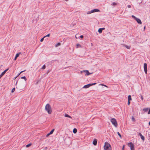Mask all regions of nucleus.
Here are the masks:
<instances>
[{"instance_id":"nucleus-1","label":"nucleus","mask_w":150,"mask_h":150,"mask_svg":"<svg viewBox=\"0 0 150 150\" xmlns=\"http://www.w3.org/2000/svg\"><path fill=\"white\" fill-rule=\"evenodd\" d=\"M45 110L49 114H50L52 113V108L49 104L47 103L46 105L45 106Z\"/></svg>"},{"instance_id":"nucleus-2","label":"nucleus","mask_w":150,"mask_h":150,"mask_svg":"<svg viewBox=\"0 0 150 150\" xmlns=\"http://www.w3.org/2000/svg\"><path fill=\"white\" fill-rule=\"evenodd\" d=\"M104 148L105 150H111L110 145L107 142H105Z\"/></svg>"},{"instance_id":"nucleus-3","label":"nucleus","mask_w":150,"mask_h":150,"mask_svg":"<svg viewBox=\"0 0 150 150\" xmlns=\"http://www.w3.org/2000/svg\"><path fill=\"white\" fill-rule=\"evenodd\" d=\"M112 124L115 127H117V124L116 120L114 118L111 119L110 120Z\"/></svg>"},{"instance_id":"nucleus-4","label":"nucleus","mask_w":150,"mask_h":150,"mask_svg":"<svg viewBox=\"0 0 150 150\" xmlns=\"http://www.w3.org/2000/svg\"><path fill=\"white\" fill-rule=\"evenodd\" d=\"M128 146L130 147L131 150H134V145L132 142H129L128 143Z\"/></svg>"},{"instance_id":"nucleus-5","label":"nucleus","mask_w":150,"mask_h":150,"mask_svg":"<svg viewBox=\"0 0 150 150\" xmlns=\"http://www.w3.org/2000/svg\"><path fill=\"white\" fill-rule=\"evenodd\" d=\"M144 72L146 74L147 73V64L146 63L144 64Z\"/></svg>"},{"instance_id":"nucleus-6","label":"nucleus","mask_w":150,"mask_h":150,"mask_svg":"<svg viewBox=\"0 0 150 150\" xmlns=\"http://www.w3.org/2000/svg\"><path fill=\"white\" fill-rule=\"evenodd\" d=\"M83 72H85L86 73L85 75H87V76H88V75H89L90 74H92V73H90L89 72V71H88V70H83Z\"/></svg>"},{"instance_id":"nucleus-7","label":"nucleus","mask_w":150,"mask_h":150,"mask_svg":"<svg viewBox=\"0 0 150 150\" xmlns=\"http://www.w3.org/2000/svg\"><path fill=\"white\" fill-rule=\"evenodd\" d=\"M135 20L139 24H141L142 23V22H141V20L138 18H137Z\"/></svg>"},{"instance_id":"nucleus-8","label":"nucleus","mask_w":150,"mask_h":150,"mask_svg":"<svg viewBox=\"0 0 150 150\" xmlns=\"http://www.w3.org/2000/svg\"><path fill=\"white\" fill-rule=\"evenodd\" d=\"M138 134H139V135L140 136L141 138L142 139V140L143 141H144V139H145V138H144V137L142 135V134L141 133H139Z\"/></svg>"},{"instance_id":"nucleus-9","label":"nucleus","mask_w":150,"mask_h":150,"mask_svg":"<svg viewBox=\"0 0 150 150\" xmlns=\"http://www.w3.org/2000/svg\"><path fill=\"white\" fill-rule=\"evenodd\" d=\"M90 86H91L90 84H88L86 85H85L83 87V88H87L90 87Z\"/></svg>"},{"instance_id":"nucleus-10","label":"nucleus","mask_w":150,"mask_h":150,"mask_svg":"<svg viewBox=\"0 0 150 150\" xmlns=\"http://www.w3.org/2000/svg\"><path fill=\"white\" fill-rule=\"evenodd\" d=\"M99 10L97 9H95L92 10V12L93 13L95 12H99Z\"/></svg>"},{"instance_id":"nucleus-11","label":"nucleus","mask_w":150,"mask_h":150,"mask_svg":"<svg viewBox=\"0 0 150 150\" xmlns=\"http://www.w3.org/2000/svg\"><path fill=\"white\" fill-rule=\"evenodd\" d=\"M21 52H19L18 53H17L16 55V56L14 58V60H16L17 59V58L19 56V54H21Z\"/></svg>"},{"instance_id":"nucleus-12","label":"nucleus","mask_w":150,"mask_h":150,"mask_svg":"<svg viewBox=\"0 0 150 150\" xmlns=\"http://www.w3.org/2000/svg\"><path fill=\"white\" fill-rule=\"evenodd\" d=\"M93 143L94 145H96L97 144V141L96 139L94 140L93 142Z\"/></svg>"},{"instance_id":"nucleus-13","label":"nucleus","mask_w":150,"mask_h":150,"mask_svg":"<svg viewBox=\"0 0 150 150\" xmlns=\"http://www.w3.org/2000/svg\"><path fill=\"white\" fill-rule=\"evenodd\" d=\"M64 116L65 117H69V118H72V117L71 116H70L68 114H66V113H65L64 114Z\"/></svg>"},{"instance_id":"nucleus-14","label":"nucleus","mask_w":150,"mask_h":150,"mask_svg":"<svg viewBox=\"0 0 150 150\" xmlns=\"http://www.w3.org/2000/svg\"><path fill=\"white\" fill-rule=\"evenodd\" d=\"M128 100H129V101H130V100H132V98L131 97V96L130 95L128 96Z\"/></svg>"},{"instance_id":"nucleus-15","label":"nucleus","mask_w":150,"mask_h":150,"mask_svg":"<svg viewBox=\"0 0 150 150\" xmlns=\"http://www.w3.org/2000/svg\"><path fill=\"white\" fill-rule=\"evenodd\" d=\"M121 45L124 46H125L127 49H129V47L128 46H127L124 44H122Z\"/></svg>"},{"instance_id":"nucleus-16","label":"nucleus","mask_w":150,"mask_h":150,"mask_svg":"<svg viewBox=\"0 0 150 150\" xmlns=\"http://www.w3.org/2000/svg\"><path fill=\"white\" fill-rule=\"evenodd\" d=\"M5 72L3 71L1 74L0 75V79L4 74Z\"/></svg>"},{"instance_id":"nucleus-17","label":"nucleus","mask_w":150,"mask_h":150,"mask_svg":"<svg viewBox=\"0 0 150 150\" xmlns=\"http://www.w3.org/2000/svg\"><path fill=\"white\" fill-rule=\"evenodd\" d=\"M77 132V130L76 128H74L73 130V132L75 134Z\"/></svg>"},{"instance_id":"nucleus-18","label":"nucleus","mask_w":150,"mask_h":150,"mask_svg":"<svg viewBox=\"0 0 150 150\" xmlns=\"http://www.w3.org/2000/svg\"><path fill=\"white\" fill-rule=\"evenodd\" d=\"M60 45H61V43L60 42H58V43H57L55 45V47H58V46Z\"/></svg>"},{"instance_id":"nucleus-19","label":"nucleus","mask_w":150,"mask_h":150,"mask_svg":"<svg viewBox=\"0 0 150 150\" xmlns=\"http://www.w3.org/2000/svg\"><path fill=\"white\" fill-rule=\"evenodd\" d=\"M148 110V108H145L143 109V111L145 112H146Z\"/></svg>"},{"instance_id":"nucleus-20","label":"nucleus","mask_w":150,"mask_h":150,"mask_svg":"<svg viewBox=\"0 0 150 150\" xmlns=\"http://www.w3.org/2000/svg\"><path fill=\"white\" fill-rule=\"evenodd\" d=\"M102 30L101 29V28H100L98 30V32L100 33H102Z\"/></svg>"},{"instance_id":"nucleus-21","label":"nucleus","mask_w":150,"mask_h":150,"mask_svg":"<svg viewBox=\"0 0 150 150\" xmlns=\"http://www.w3.org/2000/svg\"><path fill=\"white\" fill-rule=\"evenodd\" d=\"M25 70L24 71H21L18 74V75H17V77H18V76L20 75V74L22 73V72H24L25 71Z\"/></svg>"},{"instance_id":"nucleus-22","label":"nucleus","mask_w":150,"mask_h":150,"mask_svg":"<svg viewBox=\"0 0 150 150\" xmlns=\"http://www.w3.org/2000/svg\"><path fill=\"white\" fill-rule=\"evenodd\" d=\"M45 68H46L45 65V64H44L42 66V67L41 68V69H45Z\"/></svg>"},{"instance_id":"nucleus-23","label":"nucleus","mask_w":150,"mask_h":150,"mask_svg":"<svg viewBox=\"0 0 150 150\" xmlns=\"http://www.w3.org/2000/svg\"><path fill=\"white\" fill-rule=\"evenodd\" d=\"M132 120L133 122H135V118H134V117L132 116Z\"/></svg>"},{"instance_id":"nucleus-24","label":"nucleus","mask_w":150,"mask_h":150,"mask_svg":"<svg viewBox=\"0 0 150 150\" xmlns=\"http://www.w3.org/2000/svg\"><path fill=\"white\" fill-rule=\"evenodd\" d=\"M93 13L92 12V10L91 11H88L87 13V14H91V13Z\"/></svg>"},{"instance_id":"nucleus-25","label":"nucleus","mask_w":150,"mask_h":150,"mask_svg":"<svg viewBox=\"0 0 150 150\" xmlns=\"http://www.w3.org/2000/svg\"><path fill=\"white\" fill-rule=\"evenodd\" d=\"M54 129H52L50 132V134H52V133H53V132H54Z\"/></svg>"},{"instance_id":"nucleus-26","label":"nucleus","mask_w":150,"mask_h":150,"mask_svg":"<svg viewBox=\"0 0 150 150\" xmlns=\"http://www.w3.org/2000/svg\"><path fill=\"white\" fill-rule=\"evenodd\" d=\"M31 145V144H28L26 146V147L27 148L28 147H29Z\"/></svg>"},{"instance_id":"nucleus-27","label":"nucleus","mask_w":150,"mask_h":150,"mask_svg":"<svg viewBox=\"0 0 150 150\" xmlns=\"http://www.w3.org/2000/svg\"><path fill=\"white\" fill-rule=\"evenodd\" d=\"M21 78L22 79H24L25 80V81L26 80V78L25 76L22 77Z\"/></svg>"},{"instance_id":"nucleus-28","label":"nucleus","mask_w":150,"mask_h":150,"mask_svg":"<svg viewBox=\"0 0 150 150\" xmlns=\"http://www.w3.org/2000/svg\"><path fill=\"white\" fill-rule=\"evenodd\" d=\"M79 47H81V45L79 44H77L76 45V48H78Z\"/></svg>"},{"instance_id":"nucleus-29","label":"nucleus","mask_w":150,"mask_h":150,"mask_svg":"<svg viewBox=\"0 0 150 150\" xmlns=\"http://www.w3.org/2000/svg\"><path fill=\"white\" fill-rule=\"evenodd\" d=\"M50 33L48 34L47 35L44 37V38H45V37H49L50 36Z\"/></svg>"},{"instance_id":"nucleus-30","label":"nucleus","mask_w":150,"mask_h":150,"mask_svg":"<svg viewBox=\"0 0 150 150\" xmlns=\"http://www.w3.org/2000/svg\"><path fill=\"white\" fill-rule=\"evenodd\" d=\"M140 95L142 100H143L144 98L143 96L141 94H140Z\"/></svg>"},{"instance_id":"nucleus-31","label":"nucleus","mask_w":150,"mask_h":150,"mask_svg":"<svg viewBox=\"0 0 150 150\" xmlns=\"http://www.w3.org/2000/svg\"><path fill=\"white\" fill-rule=\"evenodd\" d=\"M117 134L121 138V135L119 132H117Z\"/></svg>"},{"instance_id":"nucleus-32","label":"nucleus","mask_w":150,"mask_h":150,"mask_svg":"<svg viewBox=\"0 0 150 150\" xmlns=\"http://www.w3.org/2000/svg\"><path fill=\"white\" fill-rule=\"evenodd\" d=\"M132 18H134V19H135H135H136V18H136L135 16H134V15H132Z\"/></svg>"},{"instance_id":"nucleus-33","label":"nucleus","mask_w":150,"mask_h":150,"mask_svg":"<svg viewBox=\"0 0 150 150\" xmlns=\"http://www.w3.org/2000/svg\"><path fill=\"white\" fill-rule=\"evenodd\" d=\"M15 90V88H13L12 89V90L11 92L12 93Z\"/></svg>"},{"instance_id":"nucleus-34","label":"nucleus","mask_w":150,"mask_h":150,"mask_svg":"<svg viewBox=\"0 0 150 150\" xmlns=\"http://www.w3.org/2000/svg\"><path fill=\"white\" fill-rule=\"evenodd\" d=\"M44 38H44V37H43V38H42L40 39V42H42V41H43V40H44Z\"/></svg>"},{"instance_id":"nucleus-35","label":"nucleus","mask_w":150,"mask_h":150,"mask_svg":"<svg viewBox=\"0 0 150 150\" xmlns=\"http://www.w3.org/2000/svg\"><path fill=\"white\" fill-rule=\"evenodd\" d=\"M96 84V83H94L90 84V85H91V86L92 85H95Z\"/></svg>"},{"instance_id":"nucleus-36","label":"nucleus","mask_w":150,"mask_h":150,"mask_svg":"<svg viewBox=\"0 0 150 150\" xmlns=\"http://www.w3.org/2000/svg\"><path fill=\"white\" fill-rule=\"evenodd\" d=\"M112 4L113 5L115 6V5H116L117 4H116V3L115 2H114V3H112Z\"/></svg>"},{"instance_id":"nucleus-37","label":"nucleus","mask_w":150,"mask_h":150,"mask_svg":"<svg viewBox=\"0 0 150 150\" xmlns=\"http://www.w3.org/2000/svg\"><path fill=\"white\" fill-rule=\"evenodd\" d=\"M8 70V69H6L5 70H4V72H5V73Z\"/></svg>"},{"instance_id":"nucleus-38","label":"nucleus","mask_w":150,"mask_h":150,"mask_svg":"<svg viewBox=\"0 0 150 150\" xmlns=\"http://www.w3.org/2000/svg\"><path fill=\"white\" fill-rule=\"evenodd\" d=\"M8 70V69H6L5 70H4V72H5V73Z\"/></svg>"},{"instance_id":"nucleus-39","label":"nucleus","mask_w":150,"mask_h":150,"mask_svg":"<svg viewBox=\"0 0 150 150\" xmlns=\"http://www.w3.org/2000/svg\"><path fill=\"white\" fill-rule=\"evenodd\" d=\"M127 7L128 8H130L131 7V6L130 5H128L127 6Z\"/></svg>"},{"instance_id":"nucleus-40","label":"nucleus","mask_w":150,"mask_h":150,"mask_svg":"<svg viewBox=\"0 0 150 150\" xmlns=\"http://www.w3.org/2000/svg\"><path fill=\"white\" fill-rule=\"evenodd\" d=\"M148 114H150V108L149 109L148 112Z\"/></svg>"},{"instance_id":"nucleus-41","label":"nucleus","mask_w":150,"mask_h":150,"mask_svg":"<svg viewBox=\"0 0 150 150\" xmlns=\"http://www.w3.org/2000/svg\"><path fill=\"white\" fill-rule=\"evenodd\" d=\"M130 101H129L128 100V105H130Z\"/></svg>"},{"instance_id":"nucleus-42","label":"nucleus","mask_w":150,"mask_h":150,"mask_svg":"<svg viewBox=\"0 0 150 150\" xmlns=\"http://www.w3.org/2000/svg\"><path fill=\"white\" fill-rule=\"evenodd\" d=\"M124 147H125V145H124L123 146L122 148V150H124Z\"/></svg>"},{"instance_id":"nucleus-43","label":"nucleus","mask_w":150,"mask_h":150,"mask_svg":"<svg viewBox=\"0 0 150 150\" xmlns=\"http://www.w3.org/2000/svg\"><path fill=\"white\" fill-rule=\"evenodd\" d=\"M80 37L81 38H83V35H81L80 36Z\"/></svg>"},{"instance_id":"nucleus-44","label":"nucleus","mask_w":150,"mask_h":150,"mask_svg":"<svg viewBox=\"0 0 150 150\" xmlns=\"http://www.w3.org/2000/svg\"><path fill=\"white\" fill-rule=\"evenodd\" d=\"M50 134H50V133H49L47 135H46V137H48V136L49 135H50Z\"/></svg>"},{"instance_id":"nucleus-45","label":"nucleus","mask_w":150,"mask_h":150,"mask_svg":"<svg viewBox=\"0 0 150 150\" xmlns=\"http://www.w3.org/2000/svg\"><path fill=\"white\" fill-rule=\"evenodd\" d=\"M101 29L102 30H103L105 29V28H101Z\"/></svg>"},{"instance_id":"nucleus-46","label":"nucleus","mask_w":150,"mask_h":150,"mask_svg":"<svg viewBox=\"0 0 150 150\" xmlns=\"http://www.w3.org/2000/svg\"><path fill=\"white\" fill-rule=\"evenodd\" d=\"M50 72V70H48L47 72V74H48Z\"/></svg>"},{"instance_id":"nucleus-47","label":"nucleus","mask_w":150,"mask_h":150,"mask_svg":"<svg viewBox=\"0 0 150 150\" xmlns=\"http://www.w3.org/2000/svg\"><path fill=\"white\" fill-rule=\"evenodd\" d=\"M103 86L106 87H108L107 86L105 85H104V84H103V85H102Z\"/></svg>"},{"instance_id":"nucleus-48","label":"nucleus","mask_w":150,"mask_h":150,"mask_svg":"<svg viewBox=\"0 0 150 150\" xmlns=\"http://www.w3.org/2000/svg\"><path fill=\"white\" fill-rule=\"evenodd\" d=\"M145 28H146L145 26H144V30L145 29Z\"/></svg>"},{"instance_id":"nucleus-49","label":"nucleus","mask_w":150,"mask_h":150,"mask_svg":"<svg viewBox=\"0 0 150 150\" xmlns=\"http://www.w3.org/2000/svg\"><path fill=\"white\" fill-rule=\"evenodd\" d=\"M17 77L16 76L14 78V79H15Z\"/></svg>"},{"instance_id":"nucleus-50","label":"nucleus","mask_w":150,"mask_h":150,"mask_svg":"<svg viewBox=\"0 0 150 150\" xmlns=\"http://www.w3.org/2000/svg\"><path fill=\"white\" fill-rule=\"evenodd\" d=\"M149 125H150V122H149Z\"/></svg>"},{"instance_id":"nucleus-51","label":"nucleus","mask_w":150,"mask_h":150,"mask_svg":"<svg viewBox=\"0 0 150 150\" xmlns=\"http://www.w3.org/2000/svg\"><path fill=\"white\" fill-rule=\"evenodd\" d=\"M17 83V82H16V84Z\"/></svg>"},{"instance_id":"nucleus-52","label":"nucleus","mask_w":150,"mask_h":150,"mask_svg":"<svg viewBox=\"0 0 150 150\" xmlns=\"http://www.w3.org/2000/svg\"><path fill=\"white\" fill-rule=\"evenodd\" d=\"M45 149H47V147H45Z\"/></svg>"}]
</instances>
